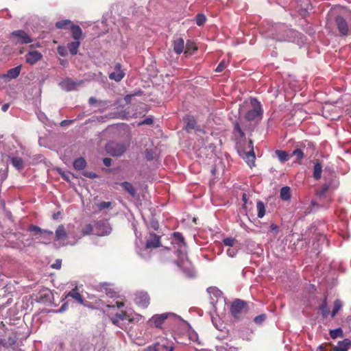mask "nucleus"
I'll use <instances>...</instances> for the list:
<instances>
[{"label":"nucleus","instance_id":"f257e3e1","mask_svg":"<svg viewBox=\"0 0 351 351\" xmlns=\"http://www.w3.org/2000/svg\"><path fill=\"white\" fill-rule=\"evenodd\" d=\"M123 306L124 303L119 300L112 301L106 304L108 308L113 310L112 312L109 313L112 323L122 330H126L131 328L130 324L138 322L143 317L136 313L127 314L125 311L120 310Z\"/></svg>","mask_w":351,"mask_h":351},{"label":"nucleus","instance_id":"f03ea898","mask_svg":"<svg viewBox=\"0 0 351 351\" xmlns=\"http://www.w3.org/2000/svg\"><path fill=\"white\" fill-rule=\"evenodd\" d=\"M298 32L293 29L288 28L284 25H279L274 29V32L269 34L273 39L278 41L294 42L295 38L298 36Z\"/></svg>","mask_w":351,"mask_h":351},{"label":"nucleus","instance_id":"7ed1b4c3","mask_svg":"<svg viewBox=\"0 0 351 351\" xmlns=\"http://www.w3.org/2000/svg\"><path fill=\"white\" fill-rule=\"evenodd\" d=\"M173 243L178 245L177 253L180 259L177 261V265L179 267L182 268V265L187 263V257L186 245L181 233L178 232L173 233Z\"/></svg>","mask_w":351,"mask_h":351},{"label":"nucleus","instance_id":"20e7f679","mask_svg":"<svg viewBox=\"0 0 351 351\" xmlns=\"http://www.w3.org/2000/svg\"><path fill=\"white\" fill-rule=\"evenodd\" d=\"M56 241L58 242L60 246L73 245L82 238V235L73 237V240L68 239L69 232L63 225H60L55 231Z\"/></svg>","mask_w":351,"mask_h":351},{"label":"nucleus","instance_id":"39448f33","mask_svg":"<svg viewBox=\"0 0 351 351\" xmlns=\"http://www.w3.org/2000/svg\"><path fill=\"white\" fill-rule=\"evenodd\" d=\"M343 14L346 19L342 16H337L335 21L340 34L346 36L351 34V13L348 10H343Z\"/></svg>","mask_w":351,"mask_h":351},{"label":"nucleus","instance_id":"423d86ee","mask_svg":"<svg viewBox=\"0 0 351 351\" xmlns=\"http://www.w3.org/2000/svg\"><path fill=\"white\" fill-rule=\"evenodd\" d=\"M250 104L252 108L246 112L245 115V119L248 121H253L261 117L263 110L261 103L256 99L252 98L250 99Z\"/></svg>","mask_w":351,"mask_h":351},{"label":"nucleus","instance_id":"0eeeda50","mask_svg":"<svg viewBox=\"0 0 351 351\" xmlns=\"http://www.w3.org/2000/svg\"><path fill=\"white\" fill-rule=\"evenodd\" d=\"M239 154L245 160L250 167H252L254 165L255 154L251 141L248 142L247 150H239Z\"/></svg>","mask_w":351,"mask_h":351},{"label":"nucleus","instance_id":"6e6552de","mask_svg":"<svg viewBox=\"0 0 351 351\" xmlns=\"http://www.w3.org/2000/svg\"><path fill=\"white\" fill-rule=\"evenodd\" d=\"M168 318L176 319L179 318L178 316L172 313H165L159 315H154L149 320L150 324H154L156 327L160 328L164 321Z\"/></svg>","mask_w":351,"mask_h":351},{"label":"nucleus","instance_id":"1a4fd4ad","mask_svg":"<svg viewBox=\"0 0 351 351\" xmlns=\"http://www.w3.org/2000/svg\"><path fill=\"white\" fill-rule=\"evenodd\" d=\"M106 150L112 156H119L125 152V147L121 143L110 142L106 145Z\"/></svg>","mask_w":351,"mask_h":351},{"label":"nucleus","instance_id":"9d476101","mask_svg":"<svg viewBox=\"0 0 351 351\" xmlns=\"http://www.w3.org/2000/svg\"><path fill=\"white\" fill-rule=\"evenodd\" d=\"M207 291L210 295V304L215 307V304L219 302L223 303L224 299L222 296L221 291L217 287H209L207 289Z\"/></svg>","mask_w":351,"mask_h":351},{"label":"nucleus","instance_id":"9b49d317","mask_svg":"<svg viewBox=\"0 0 351 351\" xmlns=\"http://www.w3.org/2000/svg\"><path fill=\"white\" fill-rule=\"evenodd\" d=\"M11 36L16 38L15 43L19 44L31 43L32 38L23 30H16L11 33Z\"/></svg>","mask_w":351,"mask_h":351},{"label":"nucleus","instance_id":"f8f14e48","mask_svg":"<svg viewBox=\"0 0 351 351\" xmlns=\"http://www.w3.org/2000/svg\"><path fill=\"white\" fill-rule=\"evenodd\" d=\"M83 84V80L73 81L70 78H66L61 81L59 85L62 90L71 91L75 90L78 86H82Z\"/></svg>","mask_w":351,"mask_h":351},{"label":"nucleus","instance_id":"ddd939ff","mask_svg":"<svg viewBox=\"0 0 351 351\" xmlns=\"http://www.w3.org/2000/svg\"><path fill=\"white\" fill-rule=\"evenodd\" d=\"M111 227L108 222L99 221L95 226V234L98 236L108 235L111 232Z\"/></svg>","mask_w":351,"mask_h":351},{"label":"nucleus","instance_id":"4468645a","mask_svg":"<svg viewBox=\"0 0 351 351\" xmlns=\"http://www.w3.org/2000/svg\"><path fill=\"white\" fill-rule=\"evenodd\" d=\"M245 302L241 300H234L232 302L230 308L232 315L234 317H238L239 315L245 309Z\"/></svg>","mask_w":351,"mask_h":351},{"label":"nucleus","instance_id":"2eb2a0df","mask_svg":"<svg viewBox=\"0 0 351 351\" xmlns=\"http://www.w3.org/2000/svg\"><path fill=\"white\" fill-rule=\"evenodd\" d=\"M135 302L138 306L145 308L149 304V297L147 293L139 292L136 294Z\"/></svg>","mask_w":351,"mask_h":351},{"label":"nucleus","instance_id":"dca6fc26","mask_svg":"<svg viewBox=\"0 0 351 351\" xmlns=\"http://www.w3.org/2000/svg\"><path fill=\"white\" fill-rule=\"evenodd\" d=\"M160 245V237L151 233L149 238L147 239L146 245L143 251L147 252L150 248H156Z\"/></svg>","mask_w":351,"mask_h":351},{"label":"nucleus","instance_id":"f3484780","mask_svg":"<svg viewBox=\"0 0 351 351\" xmlns=\"http://www.w3.org/2000/svg\"><path fill=\"white\" fill-rule=\"evenodd\" d=\"M43 55L35 50L29 51L25 56V60L29 64H34L41 60Z\"/></svg>","mask_w":351,"mask_h":351},{"label":"nucleus","instance_id":"a211bd4d","mask_svg":"<svg viewBox=\"0 0 351 351\" xmlns=\"http://www.w3.org/2000/svg\"><path fill=\"white\" fill-rule=\"evenodd\" d=\"M125 76V73L121 69L120 64H117L114 66V71L110 73L109 78L116 82H120Z\"/></svg>","mask_w":351,"mask_h":351},{"label":"nucleus","instance_id":"6ab92c4d","mask_svg":"<svg viewBox=\"0 0 351 351\" xmlns=\"http://www.w3.org/2000/svg\"><path fill=\"white\" fill-rule=\"evenodd\" d=\"M351 344V341L348 339H345L337 343V346L334 348L335 351H348Z\"/></svg>","mask_w":351,"mask_h":351},{"label":"nucleus","instance_id":"aec40b11","mask_svg":"<svg viewBox=\"0 0 351 351\" xmlns=\"http://www.w3.org/2000/svg\"><path fill=\"white\" fill-rule=\"evenodd\" d=\"M72 37L75 40L80 41L82 38V30L78 25H72L70 27Z\"/></svg>","mask_w":351,"mask_h":351},{"label":"nucleus","instance_id":"412c9836","mask_svg":"<svg viewBox=\"0 0 351 351\" xmlns=\"http://www.w3.org/2000/svg\"><path fill=\"white\" fill-rule=\"evenodd\" d=\"M173 51L178 53L180 54L184 51V40L181 38H178L173 41Z\"/></svg>","mask_w":351,"mask_h":351},{"label":"nucleus","instance_id":"4be33fe9","mask_svg":"<svg viewBox=\"0 0 351 351\" xmlns=\"http://www.w3.org/2000/svg\"><path fill=\"white\" fill-rule=\"evenodd\" d=\"M21 70V66H17L14 68L10 69L8 71L7 74L5 77L7 78L12 80L16 79L20 74Z\"/></svg>","mask_w":351,"mask_h":351},{"label":"nucleus","instance_id":"5701e85b","mask_svg":"<svg viewBox=\"0 0 351 351\" xmlns=\"http://www.w3.org/2000/svg\"><path fill=\"white\" fill-rule=\"evenodd\" d=\"M9 158L12 165L18 170H21L23 168V160L21 158L16 156H9Z\"/></svg>","mask_w":351,"mask_h":351},{"label":"nucleus","instance_id":"b1692460","mask_svg":"<svg viewBox=\"0 0 351 351\" xmlns=\"http://www.w3.org/2000/svg\"><path fill=\"white\" fill-rule=\"evenodd\" d=\"M157 351H173V347L165 341H162V342H158Z\"/></svg>","mask_w":351,"mask_h":351},{"label":"nucleus","instance_id":"393cba45","mask_svg":"<svg viewBox=\"0 0 351 351\" xmlns=\"http://www.w3.org/2000/svg\"><path fill=\"white\" fill-rule=\"evenodd\" d=\"M67 297H71L80 304L83 303V299L80 293L76 289H73L71 291H69L66 295V298Z\"/></svg>","mask_w":351,"mask_h":351},{"label":"nucleus","instance_id":"a878e982","mask_svg":"<svg viewBox=\"0 0 351 351\" xmlns=\"http://www.w3.org/2000/svg\"><path fill=\"white\" fill-rule=\"evenodd\" d=\"M86 162L83 158H79L73 162V167L77 170H82L86 167Z\"/></svg>","mask_w":351,"mask_h":351},{"label":"nucleus","instance_id":"bb28decb","mask_svg":"<svg viewBox=\"0 0 351 351\" xmlns=\"http://www.w3.org/2000/svg\"><path fill=\"white\" fill-rule=\"evenodd\" d=\"M80 45V41H74V42H72L71 43H69L68 44V49L70 51V53L72 54V55H75L77 53V51H78V48Z\"/></svg>","mask_w":351,"mask_h":351},{"label":"nucleus","instance_id":"cd10ccee","mask_svg":"<svg viewBox=\"0 0 351 351\" xmlns=\"http://www.w3.org/2000/svg\"><path fill=\"white\" fill-rule=\"evenodd\" d=\"M322 167L319 162H317L316 164H315L313 168V178H315V180H317L320 179L322 176Z\"/></svg>","mask_w":351,"mask_h":351},{"label":"nucleus","instance_id":"c85d7f7f","mask_svg":"<svg viewBox=\"0 0 351 351\" xmlns=\"http://www.w3.org/2000/svg\"><path fill=\"white\" fill-rule=\"evenodd\" d=\"M121 185L122 186V187L123 188V189L125 191H126L129 194H130L132 196H134L135 194H136V190L133 187V186L132 185V184H130V182H122L121 184Z\"/></svg>","mask_w":351,"mask_h":351},{"label":"nucleus","instance_id":"c756f323","mask_svg":"<svg viewBox=\"0 0 351 351\" xmlns=\"http://www.w3.org/2000/svg\"><path fill=\"white\" fill-rule=\"evenodd\" d=\"M72 22L70 20H62L56 23V27L58 29H68L72 25Z\"/></svg>","mask_w":351,"mask_h":351},{"label":"nucleus","instance_id":"7c9ffc66","mask_svg":"<svg viewBox=\"0 0 351 351\" xmlns=\"http://www.w3.org/2000/svg\"><path fill=\"white\" fill-rule=\"evenodd\" d=\"M280 197L283 200H289L291 197L290 188L284 186L280 190Z\"/></svg>","mask_w":351,"mask_h":351},{"label":"nucleus","instance_id":"2f4dec72","mask_svg":"<svg viewBox=\"0 0 351 351\" xmlns=\"http://www.w3.org/2000/svg\"><path fill=\"white\" fill-rule=\"evenodd\" d=\"M257 216L258 218H263L265 215V206L263 202L259 201L256 204Z\"/></svg>","mask_w":351,"mask_h":351},{"label":"nucleus","instance_id":"473e14b6","mask_svg":"<svg viewBox=\"0 0 351 351\" xmlns=\"http://www.w3.org/2000/svg\"><path fill=\"white\" fill-rule=\"evenodd\" d=\"M93 232V227L91 224H86L80 232V234L82 237L86 235H89Z\"/></svg>","mask_w":351,"mask_h":351},{"label":"nucleus","instance_id":"72a5a7b5","mask_svg":"<svg viewBox=\"0 0 351 351\" xmlns=\"http://www.w3.org/2000/svg\"><path fill=\"white\" fill-rule=\"evenodd\" d=\"M29 230L31 232H34L36 234H38V233H40L42 234H48V235H52L53 234V232L51 231H48V230H42L38 226H32L29 227Z\"/></svg>","mask_w":351,"mask_h":351},{"label":"nucleus","instance_id":"f704fd0d","mask_svg":"<svg viewBox=\"0 0 351 351\" xmlns=\"http://www.w3.org/2000/svg\"><path fill=\"white\" fill-rule=\"evenodd\" d=\"M276 154L280 162H284L288 160V154L285 151L276 150Z\"/></svg>","mask_w":351,"mask_h":351},{"label":"nucleus","instance_id":"c9c22d12","mask_svg":"<svg viewBox=\"0 0 351 351\" xmlns=\"http://www.w3.org/2000/svg\"><path fill=\"white\" fill-rule=\"evenodd\" d=\"M319 310H320L322 315L324 317H326L329 315L330 311H329V308H328L326 299H324V300L323 301V303L320 306Z\"/></svg>","mask_w":351,"mask_h":351},{"label":"nucleus","instance_id":"e433bc0d","mask_svg":"<svg viewBox=\"0 0 351 351\" xmlns=\"http://www.w3.org/2000/svg\"><path fill=\"white\" fill-rule=\"evenodd\" d=\"M330 335L332 339H336L337 337H343V330L341 328H338L337 329L330 330Z\"/></svg>","mask_w":351,"mask_h":351},{"label":"nucleus","instance_id":"4c0bfd02","mask_svg":"<svg viewBox=\"0 0 351 351\" xmlns=\"http://www.w3.org/2000/svg\"><path fill=\"white\" fill-rule=\"evenodd\" d=\"M342 306L341 302L339 300H336L334 303L333 310L331 313V316L333 317L335 316L337 313L340 310Z\"/></svg>","mask_w":351,"mask_h":351},{"label":"nucleus","instance_id":"58836bf2","mask_svg":"<svg viewBox=\"0 0 351 351\" xmlns=\"http://www.w3.org/2000/svg\"><path fill=\"white\" fill-rule=\"evenodd\" d=\"M108 106V101L99 100L95 107L98 108L100 111H103L107 108Z\"/></svg>","mask_w":351,"mask_h":351},{"label":"nucleus","instance_id":"ea45409f","mask_svg":"<svg viewBox=\"0 0 351 351\" xmlns=\"http://www.w3.org/2000/svg\"><path fill=\"white\" fill-rule=\"evenodd\" d=\"M206 16L202 14H198L196 16V23L201 26L206 22Z\"/></svg>","mask_w":351,"mask_h":351},{"label":"nucleus","instance_id":"a19ab883","mask_svg":"<svg viewBox=\"0 0 351 351\" xmlns=\"http://www.w3.org/2000/svg\"><path fill=\"white\" fill-rule=\"evenodd\" d=\"M227 66V62L225 60H222L219 65L215 69L216 72H221L223 71Z\"/></svg>","mask_w":351,"mask_h":351},{"label":"nucleus","instance_id":"79ce46f5","mask_svg":"<svg viewBox=\"0 0 351 351\" xmlns=\"http://www.w3.org/2000/svg\"><path fill=\"white\" fill-rule=\"evenodd\" d=\"M223 243L226 246L232 247L236 242V239L234 238L228 237L226 238L223 241Z\"/></svg>","mask_w":351,"mask_h":351},{"label":"nucleus","instance_id":"37998d69","mask_svg":"<svg viewBox=\"0 0 351 351\" xmlns=\"http://www.w3.org/2000/svg\"><path fill=\"white\" fill-rule=\"evenodd\" d=\"M195 126V121L193 118H189L187 120L186 128L187 130L194 129Z\"/></svg>","mask_w":351,"mask_h":351},{"label":"nucleus","instance_id":"c03bdc74","mask_svg":"<svg viewBox=\"0 0 351 351\" xmlns=\"http://www.w3.org/2000/svg\"><path fill=\"white\" fill-rule=\"evenodd\" d=\"M293 156L296 158L297 160H301L304 157L302 151L300 149H296L293 152Z\"/></svg>","mask_w":351,"mask_h":351},{"label":"nucleus","instance_id":"a18cd8bd","mask_svg":"<svg viewBox=\"0 0 351 351\" xmlns=\"http://www.w3.org/2000/svg\"><path fill=\"white\" fill-rule=\"evenodd\" d=\"M145 157L148 160H151L155 157V154L152 150L147 149L145 152Z\"/></svg>","mask_w":351,"mask_h":351},{"label":"nucleus","instance_id":"49530a36","mask_svg":"<svg viewBox=\"0 0 351 351\" xmlns=\"http://www.w3.org/2000/svg\"><path fill=\"white\" fill-rule=\"evenodd\" d=\"M266 319V316L265 315H258V316H256L254 321L256 324H261L262 322H263Z\"/></svg>","mask_w":351,"mask_h":351},{"label":"nucleus","instance_id":"de8ad7c7","mask_svg":"<svg viewBox=\"0 0 351 351\" xmlns=\"http://www.w3.org/2000/svg\"><path fill=\"white\" fill-rule=\"evenodd\" d=\"M110 202H101L98 206H99V209H105V208H108L110 206Z\"/></svg>","mask_w":351,"mask_h":351},{"label":"nucleus","instance_id":"09e8293b","mask_svg":"<svg viewBox=\"0 0 351 351\" xmlns=\"http://www.w3.org/2000/svg\"><path fill=\"white\" fill-rule=\"evenodd\" d=\"M237 253V250L234 248H229L227 250V254L230 257H234Z\"/></svg>","mask_w":351,"mask_h":351},{"label":"nucleus","instance_id":"8fccbe9b","mask_svg":"<svg viewBox=\"0 0 351 351\" xmlns=\"http://www.w3.org/2000/svg\"><path fill=\"white\" fill-rule=\"evenodd\" d=\"M157 350H158V342L152 346L147 347L145 349V351H157Z\"/></svg>","mask_w":351,"mask_h":351},{"label":"nucleus","instance_id":"3c124183","mask_svg":"<svg viewBox=\"0 0 351 351\" xmlns=\"http://www.w3.org/2000/svg\"><path fill=\"white\" fill-rule=\"evenodd\" d=\"M58 52L61 56H65L66 54V49L64 47L60 46L58 47Z\"/></svg>","mask_w":351,"mask_h":351},{"label":"nucleus","instance_id":"603ef678","mask_svg":"<svg viewBox=\"0 0 351 351\" xmlns=\"http://www.w3.org/2000/svg\"><path fill=\"white\" fill-rule=\"evenodd\" d=\"M80 232H75V231H69V236H68V239H70V240H73V237H75V236H80Z\"/></svg>","mask_w":351,"mask_h":351},{"label":"nucleus","instance_id":"864d4df0","mask_svg":"<svg viewBox=\"0 0 351 351\" xmlns=\"http://www.w3.org/2000/svg\"><path fill=\"white\" fill-rule=\"evenodd\" d=\"M270 231L274 234H276L279 231V227L277 225L272 223L270 226Z\"/></svg>","mask_w":351,"mask_h":351},{"label":"nucleus","instance_id":"5fc2aeb1","mask_svg":"<svg viewBox=\"0 0 351 351\" xmlns=\"http://www.w3.org/2000/svg\"><path fill=\"white\" fill-rule=\"evenodd\" d=\"M189 339L193 341H197L198 340V335L195 332H191L189 333Z\"/></svg>","mask_w":351,"mask_h":351},{"label":"nucleus","instance_id":"6e6d98bb","mask_svg":"<svg viewBox=\"0 0 351 351\" xmlns=\"http://www.w3.org/2000/svg\"><path fill=\"white\" fill-rule=\"evenodd\" d=\"M153 123V119L151 117H147L141 123H140V125L145 124V125H151Z\"/></svg>","mask_w":351,"mask_h":351},{"label":"nucleus","instance_id":"4d7b16f0","mask_svg":"<svg viewBox=\"0 0 351 351\" xmlns=\"http://www.w3.org/2000/svg\"><path fill=\"white\" fill-rule=\"evenodd\" d=\"M98 100H97L95 97H90L88 100V103L90 106H96L98 104Z\"/></svg>","mask_w":351,"mask_h":351},{"label":"nucleus","instance_id":"13d9d810","mask_svg":"<svg viewBox=\"0 0 351 351\" xmlns=\"http://www.w3.org/2000/svg\"><path fill=\"white\" fill-rule=\"evenodd\" d=\"M111 162H112V160L111 158H104L103 160V162L104 164L106 166V167H109L111 165Z\"/></svg>","mask_w":351,"mask_h":351},{"label":"nucleus","instance_id":"bf43d9fd","mask_svg":"<svg viewBox=\"0 0 351 351\" xmlns=\"http://www.w3.org/2000/svg\"><path fill=\"white\" fill-rule=\"evenodd\" d=\"M151 226L154 229V230H158V228H159V224L158 223V221H152L151 222Z\"/></svg>","mask_w":351,"mask_h":351},{"label":"nucleus","instance_id":"052dcab7","mask_svg":"<svg viewBox=\"0 0 351 351\" xmlns=\"http://www.w3.org/2000/svg\"><path fill=\"white\" fill-rule=\"evenodd\" d=\"M73 122V120H64L60 123L62 126H65L71 124Z\"/></svg>","mask_w":351,"mask_h":351},{"label":"nucleus","instance_id":"680f3d73","mask_svg":"<svg viewBox=\"0 0 351 351\" xmlns=\"http://www.w3.org/2000/svg\"><path fill=\"white\" fill-rule=\"evenodd\" d=\"M9 107H10L9 104H5L2 106L1 110L3 112H6L8 110Z\"/></svg>","mask_w":351,"mask_h":351},{"label":"nucleus","instance_id":"e2e57ef3","mask_svg":"<svg viewBox=\"0 0 351 351\" xmlns=\"http://www.w3.org/2000/svg\"><path fill=\"white\" fill-rule=\"evenodd\" d=\"M86 176L88 178H95L97 177V175L94 173H88Z\"/></svg>","mask_w":351,"mask_h":351},{"label":"nucleus","instance_id":"0e129e2a","mask_svg":"<svg viewBox=\"0 0 351 351\" xmlns=\"http://www.w3.org/2000/svg\"><path fill=\"white\" fill-rule=\"evenodd\" d=\"M60 265H61L60 262H57L56 264L52 265V267L55 268V269H59V268H60Z\"/></svg>","mask_w":351,"mask_h":351},{"label":"nucleus","instance_id":"69168bd1","mask_svg":"<svg viewBox=\"0 0 351 351\" xmlns=\"http://www.w3.org/2000/svg\"><path fill=\"white\" fill-rule=\"evenodd\" d=\"M66 303H65V304H64L60 307V308L59 309V311H60V312H62V311H65V310H66Z\"/></svg>","mask_w":351,"mask_h":351},{"label":"nucleus","instance_id":"338daca9","mask_svg":"<svg viewBox=\"0 0 351 351\" xmlns=\"http://www.w3.org/2000/svg\"><path fill=\"white\" fill-rule=\"evenodd\" d=\"M0 345L3 346V347L7 346V343H5V340L3 339H0Z\"/></svg>","mask_w":351,"mask_h":351},{"label":"nucleus","instance_id":"774afa93","mask_svg":"<svg viewBox=\"0 0 351 351\" xmlns=\"http://www.w3.org/2000/svg\"><path fill=\"white\" fill-rule=\"evenodd\" d=\"M235 129L240 133H242L241 130L238 123L235 125Z\"/></svg>","mask_w":351,"mask_h":351}]
</instances>
